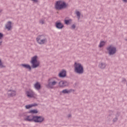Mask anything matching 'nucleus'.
I'll list each match as a JSON object with an SVG mask.
<instances>
[{
  "mask_svg": "<svg viewBox=\"0 0 127 127\" xmlns=\"http://www.w3.org/2000/svg\"><path fill=\"white\" fill-rule=\"evenodd\" d=\"M37 59H38V57L36 56L32 58L31 64H32V68H37V67H39V65H40V62Z\"/></svg>",
  "mask_w": 127,
  "mask_h": 127,
  "instance_id": "obj_2",
  "label": "nucleus"
},
{
  "mask_svg": "<svg viewBox=\"0 0 127 127\" xmlns=\"http://www.w3.org/2000/svg\"><path fill=\"white\" fill-rule=\"evenodd\" d=\"M105 44H106V43L105 42L101 41L100 43L99 47H103V46H104V45H105Z\"/></svg>",
  "mask_w": 127,
  "mask_h": 127,
  "instance_id": "obj_19",
  "label": "nucleus"
},
{
  "mask_svg": "<svg viewBox=\"0 0 127 127\" xmlns=\"http://www.w3.org/2000/svg\"><path fill=\"white\" fill-rule=\"evenodd\" d=\"M107 51L110 55H113L116 52H117V49L113 46H109L107 48Z\"/></svg>",
  "mask_w": 127,
  "mask_h": 127,
  "instance_id": "obj_6",
  "label": "nucleus"
},
{
  "mask_svg": "<svg viewBox=\"0 0 127 127\" xmlns=\"http://www.w3.org/2000/svg\"><path fill=\"white\" fill-rule=\"evenodd\" d=\"M34 105H26L25 106V108L27 109H30V108H32V107H34Z\"/></svg>",
  "mask_w": 127,
  "mask_h": 127,
  "instance_id": "obj_21",
  "label": "nucleus"
},
{
  "mask_svg": "<svg viewBox=\"0 0 127 127\" xmlns=\"http://www.w3.org/2000/svg\"><path fill=\"white\" fill-rule=\"evenodd\" d=\"M100 68H101V69H104L106 67V65L104 64H99Z\"/></svg>",
  "mask_w": 127,
  "mask_h": 127,
  "instance_id": "obj_18",
  "label": "nucleus"
},
{
  "mask_svg": "<svg viewBox=\"0 0 127 127\" xmlns=\"http://www.w3.org/2000/svg\"><path fill=\"white\" fill-rule=\"evenodd\" d=\"M123 1H124V2H127V0H123Z\"/></svg>",
  "mask_w": 127,
  "mask_h": 127,
  "instance_id": "obj_29",
  "label": "nucleus"
},
{
  "mask_svg": "<svg viewBox=\"0 0 127 127\" xmlns=\"http://www.w3.org/2000/svg\"><path fill=\"white\" fill-rule=\"evenodd\" d=\"M22 66H23V67H24V68H26L27 69L31 70V67L29 64H22Z\"/></svg>",
  "mask_w": 127,
  "mask_h": 127,
  "instance_id": "obj_15",
  "label": "nucleus"
},
{
  "mask_svg": "<svg viewBox=\"0 0 127 127\" xmlns=\"http://www.w3.org/2000/svg\"><path fill=\"white\" fill-rule=\"evenodd\" d=\"M1 10H0V12H1Z\"/></svg>",
  "mask_w": 127,
  "mask_h": 127,
  "instance_id": "obj_31",
  "label": "nucleus"
},
{
  "mask_svg": "<svg viewBox=\"0 0 127 127\" xmlns=\"http://www.w3.org/2000/svg\"><path fill=\"white\" fill-rule=\"evenodd\" d=\"M75 27H76V26H75V25H72L71 26V28H72V29H74L75 28Z\"/></svg>",
  "mask_w": 127,
  "mask_h": 127,
  "instance_id": "obj_26",
  "label": "nucleus"
},
{
  "mask_svg": "<svg viewBox=\"0 0 127 127\" xmlns=\"http://www.w3.org/2000/svg\"><path fill=\"white\" fill-rule=\"evenodd\" d=\"M29 121H33L35 123H42L44 121V118L41 116H31Z\"/></svg>",
  "mask_w": 127,
  "mask_h": 127,
  "instance_id": "obj_5",
  "label": "nucleus"
},
{
  "mask_svg": "<svg viewBox=\"0 0 127 127\" xmlns=\"http://www.w3.org/2000/svg\"><path fill=\"white\" fill-rule=\"evenodd\" d=\"M59 87H65L68 86V83L66 81H61L59 83Z\"/></svg>",
  "mask_w": 127,
  "mask_h": 127,
  "instance_id": "obj_9",
  "label": "nucleus"
},
{
  "mask_svg": "<svg viewBox=\"0 0 127 127\" xmlns=\"http://www.w3.org/2000/svg\"><path fill=\"white\" fill-rule=\"evenodd\" d=\"M6 28H7V29H8V30H9V29L11 28V22H8L7 24L6 25Z\"/></svg>",
  "mask_w": 127,
  "mask_h": 127,
  "instance_id": "obj_14",
  "label": "nucleus"
},
{
  "mask_svg": "<svg viewBox=\"0 0 127 127\" xmlns=\"http://www.w3.org/2000/svg\"><path fill=\"white\" fill-rule=\"evenodd\" d=\"M0 45H1V42H0Z\"/></svg>",
  "mask_w": 127,
  "mask_h": 127,
  "instance_id": "obj_30",
  "label": "nucleus"
},
{
  "mask_svg": "<svg viewBox=\"0 0 127 127\" xmlns=\"http://www.w3.org/2000/svg\"><path fill=\"white\" fill-rule=\"evenodd\" d=\"M40 23H42V24H43V23H44V21H43V20H41V21H40Z\"/></svg>",
  "mask_w": 127,
  "mask_h": 127,
  "instance_id": "obj_27",
  "label": "nucleus"
},
{
  "mask_svg": "<svg viewBox=\"0 0 127 127\" xmlns=\"http://www.w3.org/2000/svg\"><path fill=\"white\" fill-rule=\"evenodd\" d=\"M0 67L1 68H2L3 67H4L3 65L2 64V63H1V61L0 60Z\"/></svg>",
  "mask_w": 127,
  "mask_h": 127,
  "instance_id": "obj_24",
  "label": "nucleus"
},
{
  "mask_svg": "<svg viewBox=\"0 0 127 127\" xmlns=\"http://www.w3.org/2000/svg\"><path fill=\"white\" fill-rule=\"evenodd\" d=\"M72 20L71 19L64 20V23H65V24H70Z\"/></svg>",
  "mask_w": 127,
  "mask_h": 127,
  "instance_id": "obj_17",
  "label": "nucleus"
},
{
  "mask_svg": "<svg viewBox=\"0 0 127 127\" xmlns=\"http://www.w3.org/2000/svg\"><path fill=\"white\" fill-rule=\"evenodd\" d=\"M72 92V90H68L67 89H64L63 90L62 93H64V94H68V93H71Z\"/></svg>",
  "mask_w": 127,
  "mask_h": 127,
  "instance_id": "obj_16",
  "label": "nucleus"
},
{
  "mask_svg": "<svg viewBox=\"0 0 127 127\" xmlns=\"http://www.w3.org/2000/svg\"><path fill=\"white\" fill-rule=\"evenodd\" d=\"M26 95L28 98H34L36 99L37 98V95H36L32 90H29L26 92Z\"/></svg>",
  "mask_w": 127,
  "mask_h": 127,
  "instance_id": "obj_8",
  "label": "nucleus"
},
{
  "mask_svg": "<svg viewBox=\"0 0 127 127\" xmlns=\"http://www.w3.org/2000/svg\"><path fill=\"white\" fill-rule=\"evenodd\" d=\"M66 7V3L63 1H58L55 4V8L56 9H62V8H65Z\"/></svg>",
  "mask_w": 127,
  "mask_h": 127,
  "instance_id": "obj_4",
  "label": "nucleus"
},
{
  "mask_svg": "<svg viewBox=\"0 0 127 127\" xmlns=\"http://www.w3.org/2000/svg\"><path fill=\"white\" fill-rule=\"evenodd\" d=\"M8 95L10 96L13 97V96H15V95H16V92L15 91L11 90L8 91Z\"/></svg>",
  "mask_w": 127,
  "mask_h": 127,
  "instance_id": "obj_11",
  "label": "nucleus"
},
{
  "mask_svg": "<svg viewBox=\"0 0 127 127\" xmlns=\"http://www.w3.org/2000/svg\"><path fill=\"white\" fill-rule=\"evenodd\" d=\"M30 113H31V114H37V113H38V111H37V110H31L30 111Z\"/></svg>",
  "mask_w": 127,
  "mask_h": 127,
  "instance_id": "obj_20",
  "label": "nucleus"
},
{
  "mask_svg": "<svg viewBox=\"0 0 127 127\" xmlns=\"http://www.w3.org/2000/svg\"><path fill=\"white\" fill-rule=\"evenodd\" d=\"M34 87H35V89H36L37 90H40V88L41 86L40 83H39V82H36L34 84Z\"/></svg>",
  "mask_w": 127,
  "mask_h": 127,
  "instance_id": "obj_13",
  "label": "nucleus"
},
{
  "mask_svg": "<svg viewBox=\"0 0 127 127\" xmlns=\"http://www.w3.org/2000/svg\"><path fill=\"white\" fill-rule=\"evenodd\" d=\"M63 24L60 22H57L56 23V27L57 28H59V29H61L63 28Z\"/></svg>",
  "mask_w": 127,
  "mask_h": 127,
  "instance_id": "obj_12",
  "label": "nucleus"
},
{
  "mask_svg": "<svg viewBox=\"0 0 127 127\" xmlns=\"http://www.w3.org/2000/svg\"><path fill=\"white\" fill-rule=\"evenodd\" d=\"M59 77H61V78H64V77H66V71L63 70H62L59 74Z\"/></svg>",
  "mask_w": 127,
  "mask_h": 127,
  "instance_id": "obj_10",
  "label": "nucleus"
},
{
  "mask_svg": "<svg viewBox=\"0 0 127 127\" xmlns=\"http://www.w3.org/2000/svg\"><path fill=\"white\" fill-rule=\"evenodd\" d=\"M74 71L78 74H82L84 72V67L82 64L79 63H74Z\"/></svg>",
  "mask_w": 127,
  "mask_h": 127,
  "instance_id": "obj_1",
  "label": "nucleus"
},
{
  "mask_svg": "<svg viewBox=\"0 0 127 127\" xmlns=\"http://www.w3.org/2000/svg\"><path fill=\"white\" fill-rule=\"evenodd\" d=\"M33 1H35V2H37V0H31Z\"/></svg>",
  "mask_w": 127,
  "mask_h": 127,
  "instance_id": "obj_28",
  "label": "nucleus"
},
{
  "mask_svg": "<svg viewBox=\"0 0 127 127\" xmlns=\"http://www.w3.org/2000/svg\"><path fill=\"white\" fill-rule=\"evenodd\" d=\"M57 84V78L53 77L50 78L48 80V84L47 85V88L50 89H53L54 86Z\"/></svg>",
  "mask_w": 127,
  "mask_h": 127,
  "instance_id": "obj_3",
  "label": "nucleus"
},
{
  "mask_svg": "<svg viewBox=\"0 0 127 127\" xmlns=\"http://www.w3.org/2000/svg\"><path fill=\"white\" fill-rule=\"evenodd\" d=\"M30 117H32V116L31 115V116H27V118L25 119L26 121H28L29 122L33 121V120H30Z\"/></svg>",
  "mask_w": 127,
  "mask_h": 127,
  "instance_id": "obj_23",
  "label": "nucleus"
},
{
  "mask_svg": "<svg viewBox=\"0 0 127 127\" xmlns=\"http://www.w3.org/2000/svg\"><path fill=\"white\" fill-rule=\"evenodd\" d=\"M76 14L77 16H78V19H80V16L81 15V13H80V12H79L78 11H76Z\"/></svg>",
  "mask_w": 127,
  "mask_h": 127,
  "instance_id": "obj_22",
  "label": "nucleus"
},
{
  "mask_svg": "<svg viewBox=\"0 0 127 127\" xmlns=\"http://www.w3.org/2000/svg\"><path fill=\"white\" fill-rule=\"evenodd\" d=\"M2 36H3V35L0 33V39L2 38Z\"/></svg>",
  "mask_w": 127,
  "mask_h": 127,
  "instance_id": "obj_25",
  "label": "nucleus"
},
{
  "mask_svg": "<svg viewBox=\"0 0 127 127\" xmlns=\"http://www.w3.org/2000/svg\"><path fill=\"white\" fill-rule=\"evenodd\" d=\"M37 41L39 44H44L46 42V39L43 35L39 36L37 38Z\"/></svg>",
  "mask_w": 127,
  "mask_h": 127,
  "instance_id": "obj_7",
  "label": "nucleus"
}]
</instances>
